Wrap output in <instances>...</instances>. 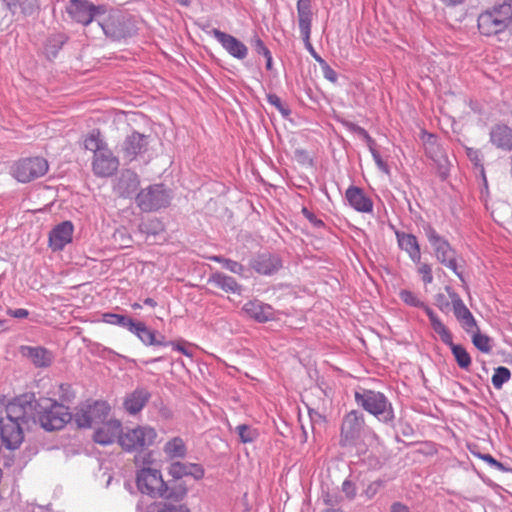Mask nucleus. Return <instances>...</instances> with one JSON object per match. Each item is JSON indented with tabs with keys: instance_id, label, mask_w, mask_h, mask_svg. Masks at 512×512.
I'll use <instances>...</instances> for the list:
<instances>
[{
	"instance_id": "nucleus-1",
	"label": "nucleus",
	"mask_w": 512,
	"mask_h": 512,
	"mask_svg": "<svg viewBox=\"0 0 512 512\" xmlns=\"http://www.w3.org/2000/svg\"><path fill=\"white\" fill-rule=\"evenodd\" d=\"M152 463V452H146L143 455L140 454L135 456V464L137 467H140L136 477L138 490L142 494H146L151 497L182 500L187 494V489L185 487H180L177 490L169 489L162 478L161 471L150 467Z\"/></svg>"
},
{
	"instance_id": "nucleus-2",
	"label": "nucleus",
	"mask_w": 512,
	"mask_h": 512,
	"mask_svg": "<svg viewBox=\"0 0 512 512\" xmlns=\"http://www.w3.org/2000/svg\"><path fill=\"white\" fill-rule=\"evenodd\" d=\"M97 24L104 35L112 41L126 39L136 32L128 14L119 9L109 8L106 5H104V11H101L98 15Z\"/></svg>"
},
{
	"instance_id": "nucleus-3",
	"label": "nucleus",
	"mask_w": 512,
	"mask_h": 512,
	"mask_svg": "<svg viewBox=\"0 0 512 512\" xmlns=\"http://www.w3.org/2000/svg\"><path fill=\"white\" fill-rule=\"evenodd\" d=\"M358 406L375 416L380 422L391 425L395 419L394 409L389 399L379 391L364 389L355 392Z\"/></svg>"
},
{
	"instance_id": "nucleus-4",
	"label": "nucleus",
	"mask_w": 512,
	"mask_h": 512,
	"mask_svg": "<svg viewBox=\"0 0 512 512\" xmlns=\"http://www.w3.org/2000/svg\"><path fill=\"white\" fill-rule=\"evenodd\" d=\"M511 20L512 7L503 3L482 12L478 16L477 26L482 35L490 37L504 32Z\"/></svg>"
},
{
	"instance_id": "nucleus-5",
	"label": "nucleus",
	"mask_w": 512,
	"mask_h": 512,
	"mask_svg": "<svg viewBox=\"0 0 512 512\" xmlns=\"http://www.w3.org/2000/svg\"><path fill=\"white\" fill-rule=\"evenodd\" d=\"M423 230L430 245L434 249L437 260L452 270L462 282H465L463 273L458 269L456 251L452 248L448 240L438 234L435 228L430 224L425 225Z\"/></svg>"
},
{
	"instance_id": "nucleus-6",
	"label": "nucleus",
	"mask_w": 512,
	"mask_h": 512,
	"mask_svg": "<svg viewBox=\"0 0 512 512\" xmlns=\"http://www.w3.org/2000/svg\"><path fill=\"white\" fill-rule=\"evenodd\" d=\"M158 433L148 425L137 426L132 429H127L119 437L120 446L127 452H139L138 455H143L148 452L147 449L154 445Z\"/></svg>"
},
{
	"instance_id": "nucleus-7",
	"label": "nucleus",
	"mask_w": 512,
	"mask_h": 512,
	"mask_svg": "<svg viewBox=\"0 0 512 512\" xmlns=\"http://www.w3.org/2000/svg\"><path fill=\"white\" fill-rule=\"evenodd\" d=\"M39 406L41 410L38 412V419L46 431L59 430L72 419V414L63 403L45 399Z\"/></svg>"
},
{
	"instance_id": "nucleus-8",
	"label": "nucleus",
	"mask_w": 512,
	"mask_h": 512,
	"mask_svg": "<svg viewBox=\"0 0 512 512\" xmlns=\"http://www.w3.org/2000/svg\"><path fill=\"white\" fill-rule=\"evenodd\" d=\"M172 200L171 190L163 184H152L140 190L136 195L137 206L143 212L157 211L166 208Z\"/></svg>"
},
{
	"instance_id": "nucleus-9",
	"label": "nucleus",
	"mask_w": 512,
	"mask_h": 512,
	"mask_svg": "<svg viewBox=\"0 0 512 512\" xmlns=\"http://www.w3.org/2000/svg\"><path fill=\"white\" fill-rule=\"evenodd\" d=\"M36 400L33 394H23L5 403V416L8 420L28 425L35 421Z\"/></svg>"
},
{
	"instance_id": "nucleus-10",
	"label": "nucleus",
	"mask_w": 512,
	"mask_h": 512,
	"mask_svg": "<svg viewBox=\"0 0 512 512\" xmlns=\"http://www.w3.org/2000/svg\"><path fill=\"white\" fill-rule=\"evenodd\" d=\"M110 412L105 401H94L81 406L74 414V421L80 428H92L104 422Z\"/></svg>"
},
{
	"instance_id": "nucleus-11",
	"label": "nucleus",
	"mask_w": 512,
	"mask_h": 512,
	"mask_svg": "<svg viewBox=\"0 0 512 512\" xmlns=\"http://www.w3.org/2000/svg\"><path fill=\"white\" fill-rule=\"evenodd\" d=\"M49 165L42 157H29L17 161L12 167V175L21 183H28L44 176Z\"/></svg>"
},
{
	"instance_id": "nucleus-12",
	"label": "nucleus",
	"mask_w": 512,
	"mask_h": 512,
	"mask_svg": "<svg viewBox=\"0 0 512 512\" xmlns=\"http://www.w3.org/2000/svg\"><path fill=\"white\" fill-rule=\"evenodd\" d=\"M101 11H104V5H94L89 0H69L66 5L69 17L83 26H87L93 21L97 22Z\"/></svg>"
},
{
	"instance_id": "nucleus-13",
	"label": "nucleus",
	"mask_w": 512,
	"mask_h": 512,
	"mask_svg": "<svg viewBox=\"0 0 512 512\" xmlns=\"http://www.w3.org/2000/svg\"><path fill=\"white\" fill-rule=\"evenodd\" d=\"M203 31L207 35L215 38L222 48L233 58L243 60L247 57V46L233 35L225 33L217 28H211L209 25L204 27Z\"/></svg>"
},
{
	"instance_id": "nucleus-14",
	"label": "nucleus",
	"mask_w": 512,
	"mask_h": 512,
	"mask_svg": "<svg viewBox=\"0 0 512 512\" xmlns=\"http://www.w3.org/2000/svg\"><path fill=\"white\" fill-rule=\"evenodd\" d=\"M364 417L359 411L352 410L345 415L341 426V445H354L361 437Z\"/></svg>"
},
{
	"instance_id": "nucleus-15",
	"label": "nucleus",
	"mask_w": 512,
	"mask_h": 512,
	"mask_svg": "<svg viewBox=\"0 0 512 512\" xmlns=\"http://www.w3.org/2000/svg\"><path fill=\"white\" fill-rule=\"evenodd\" d=\"M440 338V340L450 347L451 352L461 369L468 370L471 365V357L467 350L460 344L453 342V335L450 330L442 322L438 327L433 330Z\"/></svg>"
},
{
	"instance_id": "nucleus-16",
	"label": "nucleus",
	"mask_w": 512,
	"mask_h": 512,
	"mask_svg": "<svg viewBox=\"0 0 512 512\" xmlns=\"http://www.w3.org/2000/svg\"><path fill=\"white\" fill-rule=\"evenodd\" d=\"M148 145V136L134 131L125 137L120 151L123 158L131 162L142 156L148 150Z\"/></svg>"
},
{
	"instance_id": "nucleus-17",
	"label": "nucleus",
	"mask_w": 512,
	"mask_h": 512,
	"mask_svg": "<svg viewBox=\"0 0 512 512\" xmlns=\"http://www.w3.org/2000/svg\"><path fill=\"white\" fill-rule=\"evenodd\" d=\"M23 424L8 420L4 416H0V436L6 448L17 449L24 439Z\"/></svg>"
},
{
	"instance_id": "nucleus-18",
	"label": "nucleus",
	"mask_w": 512,
	"mask_h": 512,
	"mask_svg": "<svg viewBox=\"0 0 512 512\" xmlns=\"http://www.w3.org/2000/svg\"><path fill=\"white\" fill-rule=\"evenodd\" d=\"M119 168V159L106 148L93 156L92 170L98 177H110Z\"/></svg>"
},
{
	"instance_id": "nucleus-19",
	"label": "nucleus",
	"mask_w": 512,
	"mask_h": 512,
	"mask_svg": "<svg viewBox=\"0 0 512 512\" xmlns=\"http://www.w3.org/2000/svg\"><path fill=\"white\" fill-rule=\"evenodd\" d=\"M74 225L71 221H63L55 225L49 232V247L53 252L62 251L65 246L72 242Z\"/></svg>"
},
{
	"instance_id": "nucleus-20",
	"label": "nucleus",
	"mask_w": 512,
	"mask_h": 512,
	"mask_svg": "<svg viewBox=\"0 0 512 512\" xmlns=\"http://www.w3.org/2000/svg\"><path fill=\"white\" fill-rule=\"evenodd\" d=\"M249 265L256 273L270 276L282 267V261L275 254L263 252L253 256L249 261Z\"/></svg>"
},
{
	"instance_id": "nucleus-21",
	"label": "nucleus",
	"mask_w": 512,
	"mask_h": 512,
	"mask_svg": "<svg viewBox=\"0 0 512 512\" xmlns=\"http://www.w3.org/2000/svg\"><path fill=\"white\" fill-rule=\"evenodd\" d=\"M168 474L175 480L191 477L196 481L204 478L205 469L199 463L173 461L168 467Z\"/></svg>"
},
{
	"instance_id": "nucleus-22",
	"label": "nucleus",
	"mask_w": 512,
	"mask_h": 512,
	"mask_svg": "<svg viewBox=\"0 0 512 512\" xmlns=\"http://www.w3.org/2000/svg\"><path fill=\"white\" fill-rule=\"evenodd\" d=\"M139 185L138 174L131 169H124L116 179L114 190L122 198H132L137 195Z\"/></svg>"
},
{
	"instance_id": "nucleus-23",
	"label": "nucleus",
	"mask_w": 512,
	"mask_h": 512,
	"mask_svg": "<svg viewBox=\"0 0 512 512\" xmlns=\"http://www.w3.org/2000/svg\"><path fill=\"white\" fill-rule=\"evenodd\" d=\"M122 433V425L119 420H105L99 427L95 428L93 439L98 444L109 445L114 443L115 440L119 441Z\"/></svg>"
},
{
	"instance_id": "nucleus-24",
	"label": "nucleus",
	"mask_w": 512,
	"mask_h": 512,
	"mask_svg": "<svg viewBox=\"0 0 512 512\" xmlns=\"http://www.w3.org/2000/svg\"><path fill=\"white\" fill-rule=\"evenodd\" d=\"M242 310L248 317L259 323H265L275 318L274 308L258 299L247 301Z\"/></svg>"
},
{
	"instance_id": "nucleus-25",
	"label": "nucleus",
	"mask_w": 512,
	"mask_h": 512,
	"mask_svg": "<svg viewBox=\"0 0 512 512\" xmlns=\"http://www.w3.org/2000/svg\"><path fill=\"white\" fill-rule=\"evenodd\" d=\"M394 232L398 247L407 253L413 263L419 264L421 261V249L417 237L414 234L396 229Z\"/></svg>"
},
{
	"instance_id": "nucleus-26",
	"label": "nucleus",
	"mask_w": 512,
	"mask_h": 512,
	"mask_svg": "<svg viewBox=\"0 0 512 512\" xmlns=\"http://www.w3.org/2000/svg\"><path fill=\"white\" fill-rule=\"evenodd\" d=\"M345 198L357 212L371 213L373 211V201L365 194L363 189L357 186H349L345 192Z\"/></svg>"
},
{
	"instance_id": "nucleus-27",
	"label": "nucleus",
	"mask_w": 512,
	"mask_h": 512,
	"mask_svg": "<svg viewBox=\"0 0 512 512\" xmlns=\"http://www.w3.org/2000/svg\"><path fill=\"white\" fill-rule=\"evenodd\" d=\"M399 297L406 305L423 309V311L429 318L430 325L433 330L442 323V320L434 312V310L431 307H429L424 301L420 300L414 292L407 289H402L399 292Z\"/></svg>"
},
{
	"instance_id": "nucleus-28",
	"label": "nucleus",
	"mask_w": 512,
	"mask_h": 512,
	"mask_svg": "<svg viewBox=\"0 0 512 512\" xmlns=\"http://www.w3.org/2000/svg\"><path fill=\"white\" fill-rule=\"evenodd\" d=\"M150 398L151 393L146 388L138 387L126 396L123 405L129 414L135 415L145 407Z\"/></svg>"
},
{
	"instance_id": "nucleus-29",
	"label": "nucleus",
	"mask_w": 512,
	"mask_h": 512,
	"mask_svg": "<svg viewBox=\"0 0 512 512\" xmlns=\"http://www.w3.org/2000/svg\"><path fill=\"white\" fill-rule=\"evenodd\" d=\"M23 356L31 360V362L38 368H46L51 365L53 354L48 349L41 346H21L20 348Z\"/></svg>"
},
{
	"instance_id": "nucleus-30",
	"label": "nucleus",
	"mask_w": 512,
	"mask_h": 512,
	"mask_svg": "<svg viewBox=\"0 0 512 512\" xmlns=\"http://www.w3.org/2000/svg\"><path fill=\"white\" fill-rule=\"evenodd\" d=\"M490 142L503 151L512 150V128L505 124L494 125L489 133Z\"/></svg>"
},
{
	"instance_id": "nucleus-31",
	"label": "nucleus",
	"mask_w": 512,
	"mask_h": 512,
	"mask_svg": "<svg viewBox=\"0 0 512 512\" xmlns=\"http://www.w3.org/2000/svg\"><path fill=\"white\" fill-rule=\"evenodd\" d=\"M208 282L226 293L240 295L242 285L235 278L222 272H214L210 275Z\"/></svg>"
},
{
	"instance_id": "nucleus-32",
	"label": "nucleus",
	"mask_w": 512,
	"mask_h": 512,
	"mask_svg": "<svg viewBox=\"0 0 512 512\" xmlns=\"http://www.w3.org/2000/svg\"><path fill=\"white\" fill-rule=\"evenodd\" d=\"M300 35L311 34L313 10L311 0H298L296 4Z\"/></svg>"
},
{
	"instance_id": "nucleus-33",
	"label": "nucleus",
	"mask_w": 512,
	"mask_h": 512,
	"mask_svg": "<svg viewBox=\"0 0 512 512\" xmlns=\"http://www.w3.org/2000/svg\"><path fill=\"white\" fill-rule=\"evenodd\" d=\"M163 453L167 460L179 461L187 456L188 448L183 438L174 436L163 445Z\"/></svg>"
},
{
	"instance_id": "nucleus-34",
	"label": "nucleus",
	"mask_w": 512,
	"mask_h": 512,
	"mask_svg": "<svg viewBox=\"0 0 512 512\" xmlns=\"http://www.w3.org/2000/svg\"><path fill=\"white\" fill-rule=\"evenodd\" d=\"M453 314L460 326L468 334L472 333L474 330H478L477 321L465 303L455 307Z\"/></svg>"
},
{
	"instance_id": "nucleus-35",
	"label": "nucleus",
	"mask_w": 512,
	"mask_h": 512,
	"mask_svg": "<svg viewBox=\"0 0 512 512\" xmlns=\"http://www.w3.org/2000/svg\"><path fill=\"white\" fill-rule=\"evenodd\" d=\"M7 8L13 14L18 10L26 16L33 15L40 8L39 0H4Z\"/></svg>"
},
{
	"instance_id": "nucleus-36",
	"label": "nucleus",
	"mask_w": 512,
	"mask_h": 512,
	"mask_svg": "<svg viewBox=\"0 0 512 512\" xmlns=\"http://www.w3.org/2000/svg\"><path fill=\"white\" fill-rule=\"evenodd\" d=\"M129 332L135 335L143 345L152 346L156 331L150 329L144 322L134 320Z\"/></svg>"
},
{
	"instance_id": "nucleus-37",
	"label": "nucleus",
	"mask_w": 512,
	"mask_h": 512,
	"mask_svg": "<svg viewBox=\"0 0 512 512\" xmlns=\"http://www.w3.org/2000/svg\"><path fill=\"white\" fill-rule=\"evenodd\" d=\"M209 259L213 262L221 264V266L224 269L230 271L233 274L240 276L241 278H245V279L248 278V275L246 274L247 269L245 268V266L235 260L226 258L221 255H214V256H211Z\"/></svg>"
},
{
	"instance_id": "nucleus-38",
	"label": "nucleus",
	"mask_w": 512,
	"mask_h": 512,
	"mask_svg": "<svg viewBox=\"0 0 512 512\" xmlns=\"http://www.w3.org/2000/svg\"><path fill=\"white\" fill-rule=\"evenodd\" d=\"M84 147L96 155L99 151L108 148V145L101 137L100 131L98 129H94L85 137Z\"/></svg>"
},
{
	"instance_id": "nucleus-39",
	"label": "nucleus",
	"mask_w": 512,
	"mask_h": 512,
	"mask_svg": "<svg viewBox=\"0 0 512 512\" xmlns=\"http://www.w3.org/2000/svg\"><path fill=\"white\" fill-rule=\"evenodd\" d=\"M102 320L107 324L119 326L121 328L126 329L127 331L130 330L134 322V319H132L129 316L111 312L104 313L102 316Z\"/></svg>"
},
{
	"instance_id": "nucleus-40",
	"label": "nucleus",
	"mask_w": 512,
	"mask_h": 512,
	"mask_svg": "<svg viewBox=\"0 0 512 512\" xmlns=\"http://www.w3.org/2000/svg\"><path fill=\"white\" fill-rule=\"evenodd\" d=\"M68 37L65 34L59 33L50 36L45 45V51L48 57H56L63 45L67 42Z\"/></svg>"
},
{
	"instance_id": "nucleus-41",
	"label": "nucleus",
	"mask_w": 512,
	"mask_h": 512,
	"mask_svg": "<svg viewBox=\"0 0 512 512\" xmlns=\"http://www.w3.org/2000/svg\"><path fill=\"white\" fill-rule=\"evenodd\" d=\"M235 432L239 436L240 442L243 444L253 443L259 437V431L248 424H240L235 428Z\"/></svg>"
},
{
	"instance_id": "nucleus-42",
	"label": "nucleus",
	"mask_w": 512,
	"mask_h": 512,
	"mask_svg": "<svg viewBox=\"0 0 512 512\" xmlns=\"http://www.w3.org/2000/svg\"><path fill=\"white\" fill-rule=\"evenodd\" d=\"M472 343L482 353H490L492 350L489 336L480 333L479 329L472 332Z\"/></svg>"
},
{
	"instance_id": "nucleus-43",
	"label": "nucleus",
	"mask_w": 512,
	"mask_h": 512,
	"mask_svg": "<svg viewBox=\"0 0 512 512\" xmlns=\"http://www.w3.org/2000/svg\"><path fill=\"white\" fill-rule=\"evenodd\" d=\"M511 372L507 367L499 366L495 368L492 376V384L496 389H501L503 384L509 381Z\"/></svg>"
},
{
	"instance_id": "nucleus-44",
	"label": "nucleus",
	"mask_w": 512,
	"mask_h": 512,
	"mask_svg": "<svg viewBox=\"0 0 512 512\" xmlns=\"http://www.w3.org/2000/svg\"><path fill=\"white\" fill-rule=\"evenodd\" d=\"M267 102L269 104H271L272 106H274L280 113L283 117H287L290 115L291 113V110L285 106L280 97L277 96L276 94H273V93H269L267 94Z\"/></svg>"
},
{
	"instance_id": "nucleus-45",
	"label": "nucleus",
	"mask_w": 512,
	"mask_h": 512,
	"mask_svg": "<svg viewBox=\"0 0 512 512\" xmlns=\"http://www.w3.org/2000/svg\"><path fill=\"white\" fill-rule=\"evenodd\" d=\"M384 485V480L377 479L367 485L363 494L367 497V499H372L378 494V492L384 487Z\"/></svg>"
},
{
	"instance_id": "nucleus-46",
	"label": "nucleus",
	"mask_w": 512,
	"mask_h": 512,
	"mask_svg": "<svg viewBox=\"0 0 512 512\" xmlns=\"http://www.w3.org/2000/svg\"><path fill=\"white\" fill-rule=\"evenodd\" d=\"M311 34H304L301 35V38L303 40L304 46L307 49V51L310 53V55L314 58V60L319 64H325V60L316 52L314 49L311 41H310Z\"/></svg>"
},
{
	"instance_id": "nucleus-47",
	"label": "nucleus",
	"mask_w": 512,
	"mask_h": 512,
	"mask_svg": "<svg viewBox=\"0 0 512 512\" xmlns=\"http://www.w3.org/2000/svg\"><path fill=\"white\" fill-rule=\"evenodd\" d=\"M58 394L63 404L71 402L75 397V393L70 384H60Z\"/></svg>"
},
{
	"instance_id": "nucleus-48",
	"label": "nucleus",
	"mask_w": 512,
	"mask_h": 512,
	"mask_svg": "<svg viewBox=\"0 0 512 512\" xmlns=\"http://www.w3.org/2000/svg\"><path fill=\"white\" fill-rule=\"evenodd\" d=\"M157 512H190L184 504L161 503L158 505Z\"/></svg>"
},
{
	"instance_id": "nucleus-49",
	"label": "nucleus",
	"mask_w": 512,
	"mask_h": 512,
	"mask_svg": "<svg viewBox=\"0 0 512 512\" xmlns=\"http://www.w3.org/2000/svg\"><path fill=\"white\" fill-rule=\"evenodd\" d=\"M371 155H372V158L377 166V168L385 173L386 175H389L390 174V167L389 165L382 159L380 153L374 148V149H371L369 150Z\"/></svg>"
},
{
	"instance_id": "nucleus-50",
	"label": "nucleus",
	"mask_w": 512,
	"mask_h": 512,
	"mask_svg": "<svg viewBox=\"0 0 512 512\" xmlns=\"http://www.w3.org/2000/svg\"><path fill=\"white\" fill-rule=\"evenodd\" d=\"M341 490L348 500H353L357 495L356 485L350 479L343 481Z\"/></svg>"
},
{
	"instance_id": "nucleus-51",
	"label": "nucleus",
	"mask_w": 512,
	"mask_h": 512,
	"mask_svg": "<svg viewBox=\"0 0 512 512\" xmlns=\"http://www.w3.org/2000/svg\"><path fill=\"white\" fill-rule=\"evenodd\" d=\"M418 273L422 277V281L425 284H431L433 282L432 268L427 263H419Z\"/></svg>"
},
{
	"instance_id": "nucleus-52",
	"label": "nucleus",
	"mask_w": 512,
	"mask_h": 512,
	"mask_svg": "<svg viewBox=\"0 0 512 512\" xmlns=\"http://www.w3.org/2000/svg\"><path fill=\"white\" fill-rule=\"evenodd\" d=\"M252 46L255 50V52L259 55H263L264 57L270 56L271 52L268 49V47L265 45L263 40H261L259 37H255L252 40Z\"/></svg>"
},
{
	"instance_id": "nucleus-53",
	"label": "nucleus",
	"mask_w": 512,
	"mask_h": 512,
	"mask_svg": "<svg viewBox=\"0 0 512 512\" xmlns=\"http://www.w3.org/2000/svg\"><path fill=\"white\" fill-rule=\"evenodd\" d=\"M323 77L332 82L336 83L338 80L337 72L325 61V64L320 65Z\"/></svg>"
},
{
	"instance_id": "nucleus-54",
	"label": "nucleus",
	"mask_w": 512,
	"mask_h": 512,
	"mask_svg": "<svg viewBox=\"0 0 512 512\" xmlns=\"http://www.w3.org/2000/svg\"><path fill=\"white\" fill-rule=\"evenodd\" d=\"M466 155L475 166L482 167V156L478 149L466 148Z\"/></svg>"
},
{
	"instance_id": "nucleus-55",
	"label": "nucleus",
	"mask_w": 512,
	"mask_h": 512,
	"mask_svg": "<svg viewBox=\"0 0 512 512\" xmlns=\"http://www.w3.org/2000/svg\"><path fill=\"white\" fill-rule=\"evenodd\" d=\"M445 290L451 300V305L453 309L464 304V301L462 300L460 295L453 288H451L450 286H446Z\"/></svg>"
},
{
	"instance_id": "nucleus-56",
	"label": "nucleus",
	"mask_w": 512,
	"mask_h": 512,
	"mask_svg": "<svg viewBox=\"0 0 512 512\" xmlns=\"http://www.w3.org/2000/svg\"><path fill=\"white\" fill-rule=\"evenodd\" d=\"M435 301H436L437 307L442 312H446L449 309V307H450V302L448 301L446 296L444 294H442V293L436 294Z\"/></svg>"
},
{
	"instance_id": "nucleus-57",
	"label": "nucleus",
	"mask_w": 512,
	"mask_h": 512,
	"mask_svg": "<svg viewBox=\"0 0 512 512\" xmlns=\"http://www.w3.org/2000/svg\"><path fill=\"white\" fill-rule=\"evenodd\" d=\"M173 344L172 340H167L164 335L155 332L154 341L152 346H161V347H168Z\"/></svg>"
},
{
	"instance_id": "nucleus-58",
	"label": "nucleus",
	"mask_w": 512,
	"mask_h": 512,
	"mask_svg": "<svg viewBox=\"0 0 512 512\" xmlns=\"http://www.w3.org/2000/svg\"><path fill=\"white\" fill-rule=\"evenodd\" d=\"M357 135L360 136L361 138H363V140L366 142L369 150L375 148V144H376L375 140L369 135V133L363 127L360 128Z\"/></svg>"
},
{
	"instance_id": "nucleus-59",
	"label": "nucleus",
	"mask_w": 512,
	"mask_h": 512,
	"mask_svg": "<svg viewBox=\"0 0 512 512\" xmlns=\"http://www.w3.org/2000/svg\"><path fill=\"white\" fill-rule=\"evenodd\" d=\"M357 135L360 136L361 138H363V140L366 142L369 150L375 148V144H376L375 140L369 135V133L363 127L360 128Z\"/></svg>"
},
{
	"instance_id": "nucleus-60",
	"label": "nucleus",
	"mask_w": 512,
	"mask_h": 512,
	"mask_svg": "<svg viewBox=\"0 0 512 512\" xmlns=\"http://www.w3.org/2000/svg\"><path fill=\"white\" fill-rule=\"evenodd\" d=\"M357 135L360 136L361 138H363V140L366 142L369 150L375 148V144H376L375 140L369 135V133L363 127L360 128Z\"/></svg>"
},
{
	"instance_id": "nucleus-61",
	"label": "nucleus",
	"mask_w": 512,
	"mask_h": 512,
	"mask_svg": "<svg viewBox=\"0 0 512 512\" xmlns=\"http://www.w3.org/2000/svg\"><path fill=\"white\" fill-rule=\"evenodd\" d=\"M357 135L360 136L361 138H363V140L366 142L369 150L375 148V144H376L375 140L369 135V133L363 127L360 128Z\"/></svg>"
},
{
	"instance_id": "nucleus-62",
	"label": "nucleus",
	"mask_w": 512,
	"mask_h": 512,
	"mask_svg": "<svg viewBox=\"0 0 512 512\" xmlns=\"http://www.w3.org/2000/svg\"><path fill=\"white\" fill-rule=\"evenodd\" d=\"M7 314L9 316L17 318V319H24V318L28 317L29 312L27 309L18 308V309H8Z\"/></svg>"
},
{
	"instance_id": "nucleus-63",
	"label": "nucleus",
	"mask_w": 512,
	"mask_h": 512,
	"mask_svg": "<svg viewBox=\"0 0 512 512\" xmlns=\"http://www.w3.org/2000/svg\"><path fill=\"white\" fill-rule=\"evenodd\" d=\"M338 122L341 123L348 131L357 134L361 128L356 123H353L351 121H348L346 119H338Z\"/></svg>"
},
{
	"instance_id": "nucleus-64",
	"label": "nucleus",
	"mask_w": 512,
	"mask_h": 512,
	"mask_svg": "<svg viewBox=\"0 0 512 512\" xmlns=\"http://www.w3.org/2000/svg\"><path fill=\"white\" fill-rule=\"evenodd\" d=\"M295 156L297 160L301 163L309 162L311 163V159L308 156V153L304 149H297L295 151Z\"/></svg>"
}]
</instances>
